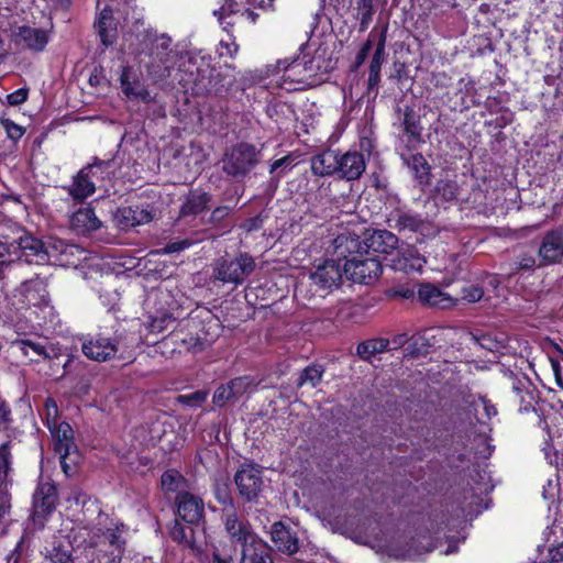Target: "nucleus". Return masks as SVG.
Instances as JSON below:
<instances>
[{
    "label": "nucleus",
    "instance_id": "nucleus-3",
    "mask_svg": "<svg viewBox=\"0 0 563 563\" xmlns=\"http://www.w3.org/2000/svg\"><path fill=\"white\" fill-rule=\"evenodd\" d=\"M225 532L240 552L255 556H271L269 548L252 530L251 525L238 517L234 510H229L223 519Z\"/></svg>",
    "mask_w": 563,
    "mask_h": 563
},
{
    "label": "nucleus",
    "instance_id": "nucleus-26",
    "mask_svg": "<svg viewBox=\"0 0 563 563\" xmlns=\"http://www.w3.org/2000/svg\"><path fill=\"white\" fill-rule=\"evenodd\" d=\"M397 236L386 230L374 231L366 240V245L375 253L389 254L397 246Z\"/></svg>",
    "mask_w": 563,
    "mask_h": 563
},
{
    "label": "nucleus",
    "instance_id": "nucleus-43",
    "mask_svg": "<svg viewBox=\"0 0 563 563\" xmlns=\"http://www.w3.org/2000/svg\"><path fill=\"white\" fill-rule=\"evenodd\" d=\"M43 419L48 430L55 429L58 422V407L54 399L47 398L44 404Z\"/></svg>",
    "mask_w": 563,
    "mask_h": 563
},
{
    "label": "nucleus",
    "instance_id": "nucleus-30",
    "mask_svg": "<svg viewBox=\"0 0 563 563\" xmlns=\"http://www.w3.org/2000/svg\"><path fill=\"white\" fill-rule=\"evenodd\" d=\"M172 38L166 34H161L155 36L148 47L147 57L161 58V59H170L176 63L177 52H175L172 47Z\"/></svg>",
    "mask_w": 563,
    "mask_h": 563
},
{
    "label": "nucleus",
    "instance_id": "nucleus-1",
    "mask_svg": "<svg viewBox=\"0 0 563 563\" xmlns=\"http://www.w3.org/2000/svg\"><path fill=\"white\" fill-rule=\"evenodd\" d=\"M321 70V58L319 56H309L307 54L292 60H278L276 64L275 76L277 85L287 90H300L303 86H312L316 77Z\"/></svg>",
    "mask_w": 563,
    "mask_h": 563
},
{
    "label": "nucleus",
    "instance_id": "nucleus-59",
    "mask_svg": "<svg viewBox=\"0 0 563 563\" xmlns=\"http://www.w3.org/2000/svg\"><path fill=\"white\" fill-rule=\"evenodd\" d=\"M231 212V208L228 206H221L216 208L210 216V222L219 223L225 219Z\"/></svg>",
    "mask_w": 563,
    "mask_h": 563
},
{
    "label": "nucleus",
    "instance_id": "nucleus-36",
    "mask_svg": "<svg viewBox=\"0 0 563 563\" xmlns=\"http://www.w3.org/2000/svg\"><path fill=\"white\" fill-rule=\"evenodd\" d=\"M396 227L399 230H409L412 232H422L427 228L426 221L418 214L404 212L396 220Z\"/></svg>",
    "mask_w": 563,
    "mask_h": 563
},
{
    "label": "nucleus",
    "instance_id": "nucleus-55",
    "mask_svg": "<svg viewBox=\"0 0 563 563\" xmlns=\"http://www.w3.org/2000/svg\"><path fill=\"white\" fill-rule=\"evenodd\" d=\"M267 113L271 118L278 117L279 113L291 117L292 110L286 103L276 102L268 106Z\"/></svg>",
    "mask_w": 563,
    "mask_h": 563
},
{
    "label": "nucleus",
    "instance_id": "nucleus-54",
    "mask_svg": "<svg viewBox=\"0 0 563 563\" xmlns=\"http://www.w3.org/2000/svg\"><path fill=\"white\" fill-rule=\"evenodd\" d=\"M484 296V291L481 287L471 285L463 289V298L468 302L479 301Z\"/></svg>",
    "mask_w": 563,
    "mask_h": 563
},
{
    "label": "nucleus",
    "instance_id": "nucleus-42",
    "mask_svg": "<svg viewBox=\"0 0 563 563\" xmlns=\"http://www.w3.org/2000/svg\"><path fill=\"white\" fill-rule=\"evenodd\" d=\"M192 534L194 530L191 528H186L177 521L170 529L172 539L178 543L185 544L188 548H194Z\"/></svg>",
    "mask_w": 563,
    "mask_h": 563
},
{
    "label": "nucleus",
    "instance_id": "nucleus-14",
    "mask_svg": "<svg viewBox=\"0 0 563 563\" xmlns=\"http://www.w3.org/2000/svg\"><path fill=\"white\" fill-rule=\"evenodd\" d=\"M177 515L187 523L198 525L205 512V504L201 498L189 493H179L176 498Z\"/></svg>",
    "mask_w": 563,
    "mask_h": 563
},
{
    "label": "nucleus",
    "instance_id": "nucleus-27",
    "mask_svg": "<svg viewBox=\"0 0 563 563\" xmlns=\"http://www.w3.org/2000/svg\"><path fill=\"white\" fill-rule=\"evenodd\" d=\"M25 356H30L32 361H38V358H51L54 353L52 345L45 344L40 341L31 339H21L13 342Z\"/></svg>",
    "mask_w": 563,
    "mask_h": 563
},
{
    "label": "nucleus",
    "instance_id": "nucleus-62",
    "mask_svg": "<svg viewBox=\"0 0 563 563\" xmlns=\"http://www.w3.org/2000/svg\"><path fill=\"white\" fill-rule=\"evenodd\" d=\"M372 41L371 40H367L363 47L361 48V51L358 52L357 56H356V60H355V66L356 67H360L366 59L369 51L372 49Z\"/></svg>",
    "mask_w": 563,
    "mask_h": 563
},
{
    "label": "nucleus",
    "instance_id": "nucleus-58",
    "mask_svg": "<svg viewBox=\"0 0 563 563\" xmlns=\"http://www.w3.org/2000/svg\"><path fill=\"white\" fill-rule=\"evenodd\" d=\"M27 98L26 89H18L7 96L8 103L11 106H19L23 103Z\"/></svg>",
    "mask_w": 563,
    "mask_h": 563
},
{
    "label": "nucleus",
    "instance_id": "nucleus-9",
    "mask_svg": "<svg viewBox=\"0 0 563 563\" xmlns=\"http://www.w3.org/2000/svg\"><path fill=\"white\" fill-rule=\"evenodd\" d=\"M260 151L251 143H235L225 153L223 169L232 176H244L257 163Z\"/></svg>",
    "mask_w": 563,
    "mask_h": 563
},
{
    "label": "nucleus",
    "instance_id": "nucleus-2",
    "mask_svg": "<svg viewBox=\"0 0 563 563\" xmlns=\"http://www.w3.org/2000/svg\"><path fill=\"white\" fill-rule=\"evenodd\" d=\"M0 29L15 46L24 49L41 52L48 42L44 30L31 27L24 23L16 9L13 11L9 7H0Z\"/></svg>",
    "mask_w": 563,
    "mask_h": 563
},
{
    "label": "nucleus",
    "instance_id": "nucleus-10",
    "mask_svg": "<svg viewBox=\"0 0 563 563\" xmlns=\"http://www.w3.org/2000/svg\"><path fill=\"white\" fill-rule=\"evenodd\" d=\"M343 271L349 279L355 283L369 284L382 273V264L375 257L354 256L345 261Z\"/></svg>",
    "mask_w": 563,
    "mask_h": 563
},
{
    "label": "nucleus",
    "instance_id": "nucleus-33",
    "mask_svg": "<svg viewBox=\"0 0 563 563\" xmlns=\"http://www.w3.org/2000/svg\"><path fill=\"white\" fill-rule=\"evenodd\" d=\"M388 347L389 340L384 338L371 339L361 342L356 347V353L362 360L369 361L374 355L387 351Z\"/></svg>",
    "mask_w": 563,
    "mask_h": 563
},
{
    "label": "nucleus",
    "instance_id": "nucleus-5",
    "mask_svg": "<svg viewBox=\"0 0 563 563\" xmlns=\"http://www.w3.org/2000/svg\"><path fill=\"white\" fill-rule=\"evenodd\" d=\"M110 162H98L82 167L67 188L68 195L76 201H82L95 194L97 187L110 176Z\"/></svg>",
    "mask_w": 563,
    "mask_h": 563
},
{
    "label": "nucleus",
    "instance_id": "nucleus-49",
    "mask_svg": "<svg viewBox=\"0 0 563 563\" xmlns=\"http://www.w3.org/2000/svg\"><path fill=\"white\" fill-rule=\"evenodd\" d=\"M212 338H201L199 335L197 336H189L181 339L183 344L186 346L188 351H191L192 353L200 352L205 350L207 346H209L212 342Z\"/></svg>",
    "mask_w": 563,
    "mask_h": 563
},
{
    "label": "nucleus",
    "instance_id": "nucleus-19",
    "mask_svg": "<svg viewBox=\"0 0 563 563\" xmlns=\"http://www.w3.org/2000/svg\"><path fill=\"white\" fill-rule=\"evenodd\" d=\"M69 224L70 229L77 234H86L98 230L101 227V221L97 218L92 208L85 207L71 214Z\"/></svg>",
    "mask_w": 563,
    "mask_h": 563
},
{
    "label": "nucleus",
    "instance_id": "nucleus-44",
    "mask_svg": "<svg viewBox=\"0 0 563 563\" xmlns=\"http://www.w3.org/2000/svg\"><path fill=\"white\" fill-rule=\"evenodd\" d=\"M408 165L416 173V177L420 179V183L428 180L429 166L422 155H412L411 158L408 161Z\"/></svg>",
    "mask_w": 563,
    "mask_h": 563
},
{
    "label": "nucleus",
    "instance_id": "nucleus-16",
    "mask_svg": "<svg viewBox=\"0 0 563 563\" xmlns=\"http://www.w3.org/2000/svg\"><path fill=\"white\" fill-rule=\"evenodd\" d=\"M211 563H273L272 556H255L240 552L236 547L214 549Z\"/></svg>",
    "mask_w": 563,
    "mask_h": 563
},
{
    "label": "nucleus",
    "instance_id": "nucleus-56",
    "mask_svg": "<svg viewBox=\"0 0 563 563\" xmlns=\"http://www.w3.org/2000/svg\"><path fill=\"white\" fill-rule=\"evenodd\" d=\"M542 563H563V543L549 549Z\"/></svg>",
    "mask_w": 563,
    "mask_h": 563
},
{
    "label": "nucleus",
    "instance_id": "nucleus-13",
    "mask_svg": "<svg viewBox=\"0 0 563 563\" xmlns=\"http://www.w3.org/2000/svg\"><path fill=\"white\" fill-rule=\"evenodd\" d=\"M343 273V267L339 263L334 260H327L310 273L309 278L312 284L325 290L339 286Z\"/></svg>",
    "mask_w": 563,
    "mask_h": 563
},
{
    "label": "nucleus",
    "instance_id": "nucleus-22",
    "mask_svg": "<svg viewBox=\"0 0 563 563\" xmlns=\"http://www.w3.org/2000/svg\"><path fill=\"white\" fill-rule=\"evenodd\" d=\"M95 27L100 36L104 46L114 43L117 37V23L112 14V10L106 5L100 10L98 18L95 22Z\"/></svg>",
    "mask_w": 563,
    "mask_h": 563
},
{
    "label": "nucleus",
    "instance_id": "nucleus-31",
    "mask_svg": "<svg viewBox=\"0 0 563 563\" xmlns=\"http://www.w3.org/2000/svg\"><path fill=\"white\" fill-rule=\"evenodd\" d=\"M146 68L148 77L157 82L170 76L174 68V60L147 57V60L141 59Z\"/></svg>",
    "mask_w": 563,
    "mask_h": 563
},
{
    "label": "nucleus",
    "instance_id": "nucleus-25",
    "mask_svg": "<svg viewBox=\"0 0 563 563\" xmlns=\"http://www.w3.org/2000/svg\"><path fill=\"white\" fill-rule=\"evenodd\" d=\"M211 200V196L205 191H190L183 202L179 211L181 218L197 216L205 211Z\"/></svg>",
    "mask_w": 563,
    "mask_h": 563
},
{
    "label": "nucleus",
    "instance_id": "nucleus-4",
    "mask_svg": "<svg viewBox=\"0 0 563 563\" xmlns=\"http://www.w3.org/2000/svg\"><path fill=\"white\" fill-rule=\"evenodd\" d=\"M135 340L129 339L126 335L120 333L113 338L106 336L98 333L82 342L81 351L90 360L97 362H107L115 357L130 355Z\"/></svg>",
    "mask_w": 563,
    "mask_h": 563
},
{
    "label": "nucleus",
    "instance_id": "nucleus-11",
    "mask_svg": "<svg viewBox=\"0 0 563 563\" xmlns=\"http://www.w3.org/2000/svg\"><path fill=\"white\" fill-rule=\"evenodd\" d=\"M240 495L247 501L257 498L263 481L261 471L254 465L242 466L234 476Z\"/></svg>",
    "mask_w": 563,
    "mask_h": 563
},
{
    "label": "nucleus",
    "instance_id": "nucleus-63",
    "mask_svg": "<svg viewBox=\"0 0 563 563\" xmlns=\"http://www.w3.org/2000/svg\"><path fill=\"white\" fill-rule=\"evenodd\" d=\"M9 470V451L5 446L0 448V472L7 475Z\"/></svg>",
    "mask_w": 563,
    "mask_h": 563
},
{
    "label": "nucleus",
    "instance_id": "nucleus-20",
    "mask_svg": "<svg viewBox=\"0 0 563 563\" xmlns=\"http://www.w3.org/2000/svg\"><path fill=\"white\" fill-rule=\"evenodd\" d=\"M391 262L394 269L405 273L420 271L426 263L419 252L410 245L398 251Z\"/></svg>",
    "mask_w": 563,
    "mask_h": 563
},
{
    "label": "nucleus",
    "instance_id": "nucleus-8",
    "mask_svg": "<svg viewBox=\"0 0 563 563\" xmlns=\"http://www.w3.org/2000/svg\"><path fill=\"white\" fill-rule=\"evenodd\" d=\"M20 240L16 244L18 250V262L22 258L27 264L44 265L51 262V258L55 256L57 251H62L63 243L59 242L60 249L54 245H45L41 240L25 233L21 227V233H18Z\"/></svg>",
    "mask_w": 563,
    "mask_h": 563
},
{
    "label": "nucleus",
    "instance_id": "nucleus-15",
    "mask_svg": "<svg viewBox=\"0 0 563 563\" xmlns=\"http://www.w3.org/2000/svg\"><path fill=\"white\" fill-rule=\"evenodd\" d=\"M539 256L542 265H551L561 262L563 258V231L555 230L548 232L539 247Z\"/></svg>",
    "mask_w": 563,
    "mask_h": 563
},
{
    "label": "nucleus",
    "instance_id": "nucleus-37",
    "mask_svg": "<svg viewBox=\"0 0 563 563\" xmlns=\"http://www.w3.org/2000/svg\"><path fill=\"white\" fill-rule=\"evenodd\" d=\"M402 126L409 139L421 137L422 126L420 125V118L412 109L406 108L404 112Z\"/></svg>",
    "mask_w": 563,
    "mask_h": 563
},
{
    "label": "nucleus",
    "instance_id": "nucleus-35",
    "mask_svg": "<svg viewBox=\"0 0 563 563\" xmlns=\"http://www.w3.org/2000/svg\"><path fill=\"white\" fill-rule=\"evenodd\" d=\"M385 55V37L379 40V43L376 46L375 53L371 60L369 65V75H368V86L369 88H374L378 85L380 78V67L384 63Z\"/></svg>",
    "mask_w": 563,
    "mask_h": 563
},
{
    "label": "nucleus",
    "instance_id": "nucleus-6",
    "mask_svg": "<svg viewBox=\"0 0 563 563\" xmlns=\"http://www.w3.org/2000/svg\"><path fill=\"white\" fill-rule=\"evenodd\" d=\"M54 441V450L59 455L63 472L70 476L79 462V453L74 442V431L67 422H60L49 430Z\"/></svg>",
    "mask_w": 563,
    "mask_h": 563
},
{
    "label": "nucleus",
    "instance_id": "nucleus-18",
    "mask_svg": "<svg viewBox=\"0 0 563 563\" xmlns=\"http://www.w3.org/2000/svg\"><path fill=\"white\" fill-rule=\"evenodd\" d=\"M271 538L276 549L284 553L292 554L299 549L296 533L280 521L272 526Z\"/></svg>",
    "mask_w": 563,
    "mask_h": 563
},
{
    "label": "nucleus",
    "instance_id": "nucleus-46",
    "mask_svg": "<svg viewBox=\"0 0 563 563\" xmlns=\"http://www.w3.org/2000/svg\"><path fill=\"white\" fill-rule=\"evenodd\" d=\"M435 189L448 201L455 199L459 195V186L451 179H441Z\"/></svg>",
    "mask_w": 563,
    "mask_h": 563
},
{
    "label": "nucleus",
    "instance_id": "nucleus-40",
    "mask_svg": "<svg viewBox=\"0 0 563 563\" xmlns=\"http://www.w3.org/2000/svg\"><path fill=\"white\" fill-rule=\"evenodd\" d=\"M176 319L173 314L167 312H161L150 318V321L145 323V328L152 333H161L168 329L175 323Z\"/></svg>",
    "mask_w": 563,
    "mask_h": 563
},
{
    "label": "nucleus",
    "instance_id": "nucleus-12",
    "mask_svg": "<svg viewBox=\"0 0 563 563\" xmlns=\"http://www.w3.org/2000/svg\"><path fill=\"white\" fill-rule=\"evenodd\" d=\"M56 504V489L46 483L37 487L33 495L32 518L35 525L43 527L45 517L52 512Z\"/></svg>",
    "mask_w": 563,
    "mask_h": 563
},
{
    "label": "nucleus",
    "instance_id": "nucleus-64",
    "mask_svg": "<svg viewBox=\"0 0 563 563\" xmlns=\"http://www.w3.org/2000/svg\"><path fill=\"white\" fill-rule=\"evenodd\" d=\"M536 265L533 256H523L518 262V269H530Z\"/></svg>",
    "mask_w": 563,
    "mask_h": 563
},
{
    "label": "nucleus",
    "instance_id": "nucleus-32",
    "mask_svg": "<svg viewBox=\"0 0 563 563\" xmlns=\"http://www.w3.org/2000/svg\"><path fill=\"white\" fill-rule=\"evenodd\" d=\"M120 223L124 227H135L152 220V213L139 206L125 207L119 210Z\"/></svg>",
    "mask_w": 563,
    "mask_h": 563
},
{
    "label": "nucleus",
    "instance_id": "nucleus-28",
    "mask_svg": "<svg viewBox=\"0 0 563 563\" xmlns=\"http://www.w3.org/2000/svg\"><path fill=\"white\" fill-rule=\"evenodd\" d=\"M340 156L336 152L328 150L312 159V170L318 175L339 174Z\"/></svg>",
    "mask_w": 563,
    "mask_h": 563
},
{
    "label": "nucleus",
    "instance_id": "nucleus-60",
    "mask_svg": "<svg viewBox=\"0 0 563 563\" xmlns=\"http://www.w3.org/2000/svg\"><path fill=\"white\" fill-rule=\"evenodd\" d=\"M512 391L520 402H529L532 398L531 393L526 390L520 383L514 384Z\"/></svg>",
    "mask_w": 563,
    "mask_h": 563
},
{
    "label": "nucleus",
    "instance_id": "nucleus-24",
    "mask_svg": "<svg viewBox=\"0 0 563 563\" xmlns=\"http://www.w3.org/2000/svg\"><path fill=\"white\" fill-rule=\"evenodd\" d=\"M123 93L132 100H140L150 103L154 100L150 91L139 80H130V70L124 67L120 77Z\"/></svg>",
    "mask_w": 563,
    "mask_h": 563
},
{
    "label": "nucleus",
    "instance_id": "nucleus-39",
    "mask_svg": "<svg viewBox=\"0 0 563 563\" xmlns=\"http://www.w3.org/2000/svg\"><path fill=\"white\" fill-rule=\"evenodd\" d=\"M229 384L235 399L242 397L245 394L253 393L257 386L255 379L250 376L236 377L230 380Z\"/></svg>",
    "mask_w": 563,
    "mask_h": 563
},
{
    "label": "nucleus",
    "instance_id": "nucleus-53",
    "mask_svg": "<svg viewBox=\"0 0 563 563\" xmlns=\"http://www.w3.org/2000/svg\"><path fill=\"white\" fill-rule=\"evenodd\" d=\"M231 399L235 398L233 396L232 389L230 388V384L228 383L217 388L212 400L217 406L222 407Z\"/></svg>",
    "mask_w": 563,
    "mask_h": 563
},
{
    "label": "nucleus",
    "instance_id": "nucleus-57",
    "mask_svg": "<svg viewBox=\"0 0 563 563\" xmlns=\"http://www.w3.org/2000/svg\"><path fill=\"white\" fill-rule=\"evenodd\" d=\"M357 8L362 14V24H366L372 18L373 0H358Z\"/></svg>",
    "mask_w": 563,
    "mask_h": 563
},
{
    "label": "nucleus",
    "instance_id": "nucleus-21",
    "mask_svg": "<svg viewBox=\"0 0 563 563\" xmlns=\"http://www.w3.org/2000/svg\"><path fill=\"white\" fill-rule=\"evenodd\" d=\"M128 527L122 522L111 521L102 532L104 541L112 548L113 560L120 559L125 550Z\"/></svg>",
    "mask_w": 563,
    "mask_h": 563
},
{
    "label": "nucleus",
    "instance_id": "nucleus-45",
    "mask_svg": "<svg viewBox=\"0 0 563 563\" xmlns=\"http://www.w3.org/2000/svg\"><path fill=\"white\" fill-rule=\"evenodd\" d=\"M184 483L183 476L176 471H167L162 475L161 485L165 492H177Z\"/></svg>",
    "mask_w": 563,
    "mask_h": 563
},
{
    "label": "nucleus",
    "instance_id": "nucleus-41",
    "mask_svg": "<svg viewBox=\"0 0 563 563\" xmlns=\"http://www.w3.org/2000/svg\"><path fill=\"white\" fill-rule=\"evenodd\" d=\"M323 371L318 365H311L306 367L298 379V386L301 387L303 385H310L311 387H316L317 384L321 380Z\"/></svg>",
    "mask_w": 563,
    "mask_h": 563
},
{
    "label": "nucleus",
    "instance_id": "nucleus-61",
    "mask_svg": "<svg viewBox=\"0 0 563 563\" xmlns=\"http://www.w3.org/2000/svg\"><path fill=\"white\" fill-rule=\"evenodd\" d=\"M190 242L188 240H181L177 242L169 243L165 246L164 253L170 254L186 250L190 246Z\"/></svg>",
    "mask_w": 563,
    "mask_h": 563
},
{
    "label": "nucleus",
    "instance_id": "nucleus-51",
    "mask_svg": "<svg viewBox=\"0 0 563 563\" xmlns=\"http://www.w3.org/2000/svg\"><path fill=\"white\" fill-rule=\"evenodd\" d=\"M207 396L208 394L206 391L197 390L188 395H179L177 397V401L183 405L197 407L200 406L207 399Z\"/></svg>",
    "mask_w": 563,
    "mask_h": 563
},
{
    "label": "nucleus",
    "instance_id": "nucleus-47",
    "mask_svg": "<svg viewBox=\"0 0 563 563\" xmlns=\"http://www.w3.org/2000/svg\"><path fill=\"white\" fill-rule=\"evenodd\" d=\"M473 407L474 410L478 413L479 409L483 410V416L478 417V420H482L483 417L487 419H492L497 415V409L494 404L490 402L489 399H487L484 396H478L476 399L473 400Z\"/></svg>",
    "mask_w": 563,
    "mask_h": 563
},
{
    "label": "nucleus",
    "instance_id": "nucleus-7",
    "mask_svg": "<svg viewBox=\"0 0 563 563\" xmlns=\"http://www.w3.org/2000/svg\"><path fill=\"white\" fill-rule=\"evenodd\" d=\"M255 268L254 258L240 253L235 258H220L213 269L214 278L225 284H242Z\"/></svg>",
    "mask_w": 563,
    "mask_h": 563
},
{
    "label": "nucleus",
    "instance_id": "nucleus-50",
    "mask_svg": "<svg viewBox=\"0 0 563 563\" xmlns=\"http://www.w3.org/2000/svg\"><path fill=\"white\" fill-rule=\"evenodd\" d=\"M239 51V45L235 43L234 37L231 34H228V38H222L219 43V55L221 57L229 56L234 57Z\"/></svg>",
    "mask_w": 563,
    "mask_h": 563
},
{
    "label": "nucleus",
    "instance_id": "nucleus-17",
    "mask_svg": "<svg viewBox=\"0 0 563 563\" xmlns=\"http://www.w3.org/2000/svg\"><path fill=\"white\" fill-rule=\"evenodd\" d=\"M22 302L29 306H40L47 301L48 291L46 283L41 278H33L21 284L18 288Z\"/></svg>",
    "mask_w": 563,
    "mask_h": 563
},
{
    "label": "nucleus",
    "instance_id": "nucleus-48",
    "mask_svg": "<svg viewBox=\"0 0 563 563\" xmlns=\"http://www.w3.org/2000/svg\"><path fill=\"white\" fill-rule=\"evenodd\" d=\"M43 563H74L70 553L59 547L48 550Z\"/></svg>",
    "mask_w": 563,
    "mask_h": 563
},
{
    "label": "nucleus",
    "instance_id": "nucleus-38",
    "mask_svg": "<svg viewBox=\"0 0 563 563\" xmlns=\"http://www.w3.org/2000/svg\"><path fill=\"white\" fill-rule=\"evenodd\" d=\"M432 548L433 547H432L430 539L427 537H421L419 539L412 540L411 545L404 553H397L396 550H393V551H394V555L396 558L413 559L424 552L431 551Z\"/></svg>",
    "mask_w": 563,
    "mask_h": 563
},
{
    "label": "nucleus",
    "instance_id": "nucleus-23",
    "mask_svg": "<svg viewBox=\"0 0 563 563\" xmlns=\"http://www.w3.org/2000/svg\"><path fill=\"white\" fill-rule=\"evenodd\" d=\"M365 170V161L358 152H347L340 156L339 175L347 180L357 179Z\"/></svg>",
    "mask_w": 563,
    "mask_h": 563
},
{
    "label": "nucleus",
    "instance_id": "nucleus-52",
    "mask_svg": "<svg viewBox=\"0 0 563 563\" xmlns=\"http://www.w3.org/2000/svg\"><path fill=\"white\" fill-rule=\"evenodd\" d=\"M1 125L5 130L8 137L11 141L20 140L25 133V129L22 125L14 123L10 119H3L1 121Z\"/></svg>",
    "mask_w": 563,
    "mask_h": 563
},
{
    "label": "nucleus",
    "instance_id": "nucleus-34",
    "mask_svg": "<svg viewBox=\"0 0 563 563\" xmlns=\"http://www.w3.org/2000/svg\"><path fill=\"white\" fill-rule=\"evenodd\" d=\"M246 0H223V3L218 10L213 11V14L218 18L220 24L224 25L223 29L228 31V26H231V22H225V18L241 13L245 8Z\"/></svg>",
    "mask_w": 563,
    "mask_h": 563
},
{
    "label": "nucleus",
    "instance_id": "nucleus-29",
    "mask_svg": "<svg viewBox=\"0 0 563 563\" xmlns=\"http://www.w3.org/2000/svg\"><path fill=\"white\" fill-rule=\"evenodd\" d=\"M419 299L429 306L448 308L452 305V298L433 285H421L418 290Z\"/></svg>",
    "mask_w": 563,
    "mask_h": 563
}]
</instances>
